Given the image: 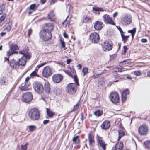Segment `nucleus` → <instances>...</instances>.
Listing matches in <instances>:
<instances>
[{"label":"nucleus","instance_id":"nucleus-1","mask_svg":"<svg viewBox=\"0 0 150 150\" xmlns=\"http://www.w3.org/2000/svg\"><path fill=\"white\" fill-rule=\"evenodd\" d=\"M40 113L39 110L36 108L30 109L28 112V117L32 121H35L39 119Z\"/></svg>","mask_w":150,"mask_h":150},{"label":"nucleus","instance_id":"nucleus-2","mask_svg":"<svg viewBox=\"0 0 150 150\" xmlns=\"http://www.w3.org/2000/svg\"><path fill=\"white\" fill-rule=\"evenodd\" d=\"M40 38L44 41L50 40L52 37V33L50 31H47L45 29L42 30L40 32Z\"/></svg>","mask_w":150,"mask_h":150},{"label":"nucleus","instance_id":"nucleus-3","mask_svg":"<svg viewBox=\"0 0 150 150\" xmlns=\"http://www.w3.org/2000/svg\"><path fill=\"white\" fill-rule=\"evenodd\" d=\"M33 87L35 91L38 93H41L43 92V87L42 83L40 82H35L33 84Z\"/></svg>","mask_w":150,"mask_h":150},{"label":"nucleus","instance_id":"nucleus-4","mask_svg":"<svg viewBox=\"0 0 150 150\" xmlns=\"http://www.w3.org/2000/svg\"><path fill=\"white\" fill-rule=\"evenodd\" d=\"M66 89L69 93L72 94L76 92L77 91V86L74 83H69L67 85Z\"/></svg>","mask_w":150,"mask_h":150},{"label":"nucleus","instance_id":"nucleus-5","mask_svg":"<svg viewBox=\"0 0 150 150\" xmlns=\"http://www.w3.org/2000/svg\"><path fill=\"white\" fill-rule=\"evenodd\" d=\"M149 128L148 126L146 125L143 124L140 126L138 129V133L142 136H145L148 133Z\"/></svg>","mask_w":150,"mask_h":150},{"label":"nucleus","instance_id":"nucleus-6","mask_svg":"<svg viewBox=\"0 0 150 150\" xmlns=\"http://www.w3.org/2000/svg\"><path fill=\"white\" fill-rule=\"evenodd\" d=\"M42 74L43 77L48 78L52 74V70L49 66H46L44 68Z\"/></svg>","mask_w":150,"mask_h":150},{"label":"nucleus","instance_id":"nucleus-7","mask_svg":"<svg viewBox=\"0 0 150 150\" xmlns=\"http://www.w3.org/2000/svg\"><path fill=\"white\" fill-rule=\"evenodd\" d=\"M89 39L92 43H97L99 42L100 37L98 33L94 32L90 35Z\"/></svg>","mask_w":150,"mask_h":150},{"label":"nucleus","instance_id":"nucleus-8","mask_svg":"<svg viewBox=\"0 0 150 150\" xmlns=\"http://www.w3.org/2000/svg\"><path fill=\"white\" fill-rule=\"evenodd\" d=\"M33 98L32 95L30 92L25 93L22 96L23 101L26 103H29L32 100Z\"/></svg>","mask_w":150,"mask_h":150},{"label":"nucleus","instance_id":"nucleus-9","mask_svg":"<svg viewBox=\"0 0 150 150\" xmlns=\"http://www.w3.org/2000/svg\"><path fill=\"white\" fill-rule=\"evenodd\" d=\"M122 23L125 25H128L130 24L132 21V18L131 15H125L124 17L122 18Z\"/></svg>","mask_w":150,"mask_h":150},{"label":"nucleus","instance_id":"nucleus-10","mask_svg":"<svg viewBox=\"0 0 150 150\" xmlns=\"http://www.w3.org/2000/svg\"><path fill=\"white\" fill-rule=\"evenodd\" d=\"M19 54L23 55L22 57L29 59L31 57L30 53L28 52V50L27 48H24L19 51Z\"/></svg>","mask_w":150,"mask_h":150},{"label":"nucleus","instance_id":"nucleus-11","mask_svg":"<svg viewBox=\"0 0 150 150\" xmlns=\"http://www.w3.org/2000/svg\"><path fill=\"white\" fill-rule=\"evenodd\" d=\"M52 79L54 82L59 83L62 80L63 76L61 74H56L53 75Z\"/></svg>","mask_w":150,"mask_h":150},{"label":"nucleus","instance_id":"nucleus-12","mask_svg":"<svg viewBox=\"0 0 150 150\" xmlns=\"http://www.w3.org/2000/svg\"><path fill=\"white\" fill-rule=\"evenodd\" d=\"M103 18L105 22L113 25H115L113 21L109 15L107 14L104 15L103 16Z\"/></svg>","mask_w":150,"mask_h":150},{"label":"nucleus","instance_id":"nucleus-13","mask_svg":"<svg viewBox=\"0 0 150 150\" xmlns=\"http://www.w3.org/2000/svg\"><path fill=\"white\" fill-rule=\"evenodd\" d=\"M111 101L113 103H117L119 100V97L118 94L116 93H112L110 95Z\"/></svg>","mask_w":150,"mask_h":150},{"label":"nucleus","instance_id":"nucleus-14","mask_svg":"<svg viewBox=\"0 0 150 150\" xmlns=\"http://www.w3.org/2000/svg\"><path fill=\"white\" fill-rule=\"evenodd\" d=\"M88 139L89 141V145L90 147L93 146V144L94 143L95 141L94 140V135L91 133H89L88 134Z\"/></svg>","mask_w":150,"mask_h":150},{"label":"nucleus","instance_id":"nucleus-15","mask_svg":"<svg viewBox=\"0 0 150 150\" xmlns=\"http://www.w3.org/2000/svg\"><path fill=\"white\" fill-rule=\"evenodd\" d=\"M97 143L98 145L101 147L103 150H105L107 144L105 142L100 138H98L97 139Z\"/></svg>","mask_w":150,"mask_h":150},{"label":"nucleus","instance_id":"nucleus-16","mask_svg":"<svg viewBox=\"0 0 150 150\" xmlns=\"http://www.w3.org/2000/svg\"><path fill=\"white\" fill-rule=\"evenodd\" d=\"M10 65L12 68L14 69H18L19 67L18 62L14 59L11 60Z\"/></svg>","mask_w":150,"mask_h":150},{"label":"nucleus","instance_id":"nucleus-17","mask_svg":"<svg viewBox=\"0 0 150 150\" xmlns=\"http://www.w3.org/2000/svg\"><path fill=\"white\" fill-rule=\"evenodd\" d=\"M103 23L100 21H96L94 24V28L97 30H100L102 28Z\"/></svg>","mask_w":150,"mask_h":150},{"label":"nucleus","instance_id":"nucleus-18","mask_svg":"<svg viewBox=\"0 0 150 150\" xmlns=\"http://www.w3.org/2000/svg\"><path fill=\"white\" fill-rule=\"evenodd\" d=\"M103 47L105 51H109L111 50L112 48V46L109 42H105L103 45Z\"/></svg>","mask_w":150,"mask_h":150},{"label":"nucleus","instance_id":"nucleus-19","mask_svg":"<svg viewBox=\"0 0 150 150\" xmlns=\"http://www.w3.org/2000/svg\"><path fill=\"white\" fill-rule=\"evenodd\" d=\"M7 23L3 27L4 30H6L8 32H9L11 30V25L9 23L10 20L9 18L6 19Z\"/></svg>","mask_w":150,"mask_h":150},{"label":"nucleus","instance_id":"nucleus-20","mask_svg":"<svg viewBox=\"0 0 150 150\" xmlns=\"http://www.w3.org/2000/svg\"><path fill=\"white\" fill-rule=\"evenodd\" d=\"M45 28L47 31H52L54 29V26L52 23H49L45 24Z\"/></svg>","mask_w":150,"mask_h":150},{"label":"nucleus","instance_id":"nucleus-21","mask_svg":"<svg viewBox=\"0 0 150 150\" xmlns=\"http://www.w3.org/2000/svg\"><path fill=\"white\" fill-rule=\"evenodd\" d=\"M26 59H27L26 58L22 57L20 58L18 62L19 66H24L25 65L26 62Z\"/></svg>","mask_w":150,"mask_h":150},{"label":"nucleus","instance_id":"nucleus-22","mask_svg":"<svg viewBox=\"0 0 150 150\" xmlns=\"http://www.w3.org/2000/svg\"><path fill=\"white\" fill-rule=\"evenodd\" d=\"M110 125V122L108 121L104 122L101 125V128L104 129H106L108 128Z\"/></svg>","mask_w":150,"mask_h":150},{"label":"nucleus","instance_id":"nucleus-23","mask_svg":"<svg viewBox=\"0 0 150 150\" xmlns=\"http://www.w3.org/2000/svg\"><path fill=\"white\" fill-rule=\"evenodd\" d=\"M125 134L124 129L123 127H121L119 130L118 138V140H119Z\"/></svg>","mask_w":150,"mask_h":150},{"label":"nucleus","instance_id":"nucleus-24","mask_svg":"<svg viewBox=\"0 0 150 150\" xmlns=\"http://www.w3.org/2000/svg\"><path fill=\"white\" fill-rule=\"evenodd\" d=\"M48 18L50 21H54L56 19L54 13L52 11H50L48 15Z\"/></svg>","mask_w":150,"mask_h":150},{"label":"nucleus","instance_id":"nucleus-25","mask_svg":"<svg viewBox=\"0 0 150 150\" xmlns=\"http://www.w3.org/2000/svg\"><path fill=\"white\" fill-rule=\"evenodd\" d=\"M123 147L122 142H118L115 144V150H122Z\"/></svg>","mask_w":150,"mask_h":150},{"label":"nucleus","instance_id":"nucleus-26","mask_svg":"<svg viewBox=\"0 0 150 150\" xmlns=\"http://www.w3.org/2000/svg\"><path fill=\"white\" fill-rule=\"evenodd\" d=\"M9 50L7 52L8 56H10L14 54H17L18 52L15 49H11V47L9 46Z\"/></svg>","mask_w":150,"mask_h":150},{"label":"nucleus","instance_id":"nucleus-27","mask_svg":"<svg viewBox=\"0 0 150 150\" xmlns=\"http://www.w3.org/2000/svg\"><path fill=\"white\" fill-rule=\"evenodd\" d=\"M20 88L21 90L23 91L28 90L29 89V85L26 84H22L20 86Z\"/></svg>","mask_w":150,"mask_h":150},{"label":"nucleus","instance_id":"nucleus-28","mask_svg":"<svg viewBox=\"0 0 150 150\" xmlns=\"http://www.w3.org/2000/svg\"><path fill=\"white\" fill-rule=\"evenodd\" d=\"M47 115L50 117H52L55 115L54 113L51 111L50 109L47 108Z\"/></svg>","mask_w":150,"mask_h":150},{"label":"nucleus","instance_id":"nucleus-29","mask_svg":"<svg viewBox=\"0 0 150 150\" xmlns=\"http://www.w3.org/2000/svg\"><path fill=\"white\" fill-rule=\"evenodd\" d=\"M44 89L47 93H49L50 92V88L49 85V83L48 82L45 83L44 86Z\"/></svg>","mask_w":150,"mask_h":150},{"label":"nucleus","instance_id":"nucleus-30","mask_svg":"<svg viewBox=\"0 0 150 150\" xmlns=\"http://www.w3.org/2000/svg\"><path fill=\"white\" fill-rule=\"evenodd\" d=\"M122 38V41L124 43H126L129 38V36H125L124 34H121V35Z\"/></svg>","mask_w":150,"mask_h":150},{"label":"nucleus","instance_id":"nucleus-31","mask_svg":"<svg viewBox=\"0 0 150 150\" xmlns=\"http://www.w3.org/2000/svg\"><path fill=\"white\" fill-rule=\"evenodd\" d=\"M38 69L39 68H37V67L35 70L31 73L30 75V76L31 77H33L35 76L39 77V76L38 75L37 73V71H38Z\"/></svg>","mask_w":150,"mask_h":150},{"label":"nucleus","instance_id":"nucleus-32","mask_svg":"<svg viewBox=\"0 0 150 150\" xmlns=\"http://www.w3.org/2000/svg\"><path fill=\"white\" fill-rule=\"evenodd\" d=\"M38 6L39 5L38 4H33L30 6V9L32 10L33 11H34Z\"/></svg>","mask_w":150,"mask_h":150},{"label":"nucleus","instance_id":"nucleus-33","mask_svg":"<svg viewBox=\"0 0 150 150\" xmlns=\"http://www.w3.org/2000/svg\"><path fill=\"white\" fill-rule=\"evenodd\" d=\"M83 22L85 23L90 22L91 21V18L87 16H84L83 17Z\"/></svg>","mask_w":150,"mask_h":150},{"label":"nucleus","instance_id":"nucleus-34","mask_svg":"<svg viewBox=\"0 0 150 150\" xmlns=\"http://www.w3.org/2000/svg\"><path fill=\"white\" fill-rule=\"evenodd\" d=\"M136 32V28H134L132 30H129L128 31V33H130L131 34L132 37L133 38Z\"/></svg>","mask_w":150,"mask_h":150},{"label":"nucleus","instance_id":"nucleus-35","mask_svg":"<svg viewBox=\"0 0 150 150\" xmlns=\"http://www.w3.org/2000/svg\"><path fill=\"white\" fill-rule=\"evenodd\" d=\"M79 137L78 136L74 137L72 139V141L74 142L76 144L79 143Z\"/></svg>","mask_w":150,"mask_h":150},{"label":"nucleus","instance_id":"nucleus-36","mask_svg":"<svg viewBox=\"0 0 150 150\" xmlns=\"http://www.w3.org/2000/svg\"><path fill=\"white\" fill-rule=\"evenodd\" d=\"M11 49H13L16 50H18L19 48L18 45L15 44H12L10 45Z\"/></svg>","mask_w":150,"mask_h":150},{"label":"nucleus","instance_id":"nucleus-37","mask_svg":"<svg viewBox=\"0 0 150 150\" xmlns=\"http://www.w3.org/2000/svg\"><path fill=\"white\" fill-rule=\"evenodd\" d=\"M6 14V13L3 14L0 17V23L3 21L5 19Z\"/></svg>","mask_w":150,"mask_h":150},{"label":"nucleus","instance_id":"nucleus-38","mask_svg":"<svg viewBox=\"0 0 150 150\" xmlns=\"http://www.w3.org/2000/svg\"><path fill=\"white\" fill-rule=\"evenodd\" d=\"M102 112L100 110H98L94 112L95 115L98 116H100L102 115Z\"/></svg>","mask_w":150,"mask_h":150},{"label":"nucleus","instance_id":"nucleus-39","mask_svg":"<svg viewBox=\"0 0 150 150\" xmlns=\"http://www.w3.org/2000/svg\"><path fill=\"white\" fill-rule=\"evenodd\" d=\"M103 84V80L102 79H100L98 80V86L100 87Z\"/></svg>","mask_w":150,"mask_h":150},{"label":"nucleus","instance_id":"nucleus-40","mask_svg":"<svg viewBox=\"0 0 150 150\" xmlns=\"http://www.w3.org/2000/svg\"><path fill=\"white\" fill-rule=\"evenodd\" d=\"M146 147L148 149H150V141H148L144 143Z\"/></svg>","mask_w":150,"mask_h":150},{"label":"nucleus","instance_id":"nucleus-41","mask_svg":"<svg viewBox=\"0 0 150 150\" xmlns=\"http://www.w3.org/2000/svg\"><path fill=\"white\" fill-rule=\"evenodd\" d=\"M93 10L96 11H103L104 10L103 9L99 7L93 8Z\"/></svg>","mask_w":150,"mask_h":150},{"label":"nucleus","instance_id":"nucleus-42","mask_svg":"<svg viewBox=\"0 0 150 150\" xmlns=\"http://www.w3.org/2000/svg\"><path fill=\"white\" fill-rule=\"evenodd\" d=\"M88 68L87 67H84L82 69V72L83 73L84 76H85V74L88 73Z\"/></svg>","mask_w":150,"mask_h":150},{"label":"nucleus","instance_id":"nucleus-43","mask_svg":"<svg viewBox=\"0 0 150 150\" xmlns=\"http://www.w3.org/2000/svg\"><path fill=\"white\" fill-rule=\"evenodd\" d=\"M28 144V143H26L25 145L21 146V149L22 150H26L27 148V145Z\"/></svg>","mask_w":150,"mask_h":150},{"label":"nucleus","instance_id":"nucleus-44","mask_svg":"<svg viewBox=\"0 0 150 150\" xmlns=\"http://www.w3.org/2000/svg\"><path fill=\"white\" fill-rule=\"evenodd\" d=\"M131 60L130 59H127L126 60H124L121 62L122 64H124V63H125L124 64H128L130 62Z\"/></svg>","mask_w":150,"mask_h":150},{"label":"nucleus","instance_id":"nucleus-45","mask_svg":"<svg viewBox=\"0 0 150 150\" xmlns=\"http://www.w3.org/2000/svg\"><path fill=\"white\" fill-rule=\"evenodd\" d=\"M79 105H80L79 103H77L76 105H74L73 111H76L79 108Z\"/></svg>","mask_w":150,"mask_h":150},{"label":"nucleus","instance_id":"nucleus-46","mask_svg":"<svg viewBox=\"0 0 150 150\" xmlns=\"http://www.w3.org/2000/svg\"><path fill=\"white\" fill-rule=\"evenodd\" d=\"M74 81L75 82V83L76 84V86H79V82H78V79L77 77L76 76H74Z\"/></svg>","mask_w":150,"mask_h":150},{"label":"nucleus","instance_id":"nucleus-47","mask_svg":"<svg viewBox=\"0 0 150 150\" xmlns=\"http://www.w3.org/2000/svg\"><path fill=\"white\" fill-rule=\"evenodd\" d=\"M35 128L36 127L34 125H30L29 126V130L31 132L34 131Z\"/></svg>","mask_w":150,"mask_h":150},{"label":"nucleus","instance_id":"nucleus-48","mask_svg":"<svg viewBox=\"0 0 150 150\" xmlns=\"http://www.w3.org/2000/svg\"><path fill=\"white\" fill-rule=\"evenodd\" d=\"M5 8H1L0 7V15L3 14V13L5 11Z\"/></svg>","mask_w":150,"mask_h":150},{"label":"nucleus","instance_id":"nucleus-49","mask_svg":"<svg viewBox=\"0 0 150 150\" xmlns=\"http://www.w3.org/2000/svg\"><path fill=\"white\" fill-rule=\"evenodd\" d=\"M129 91L128 90H127L124 91L122 93V95H125L126 96L127 94H128L129 93Z\"/></svg>","mask_w":150,"mask_h":150},{"label":"nucleus","instance_id":"nucleus-50","mask_svg":"<svg viewBox=\"0 0 150 150\" xmlns=\"http://www.w3.org/2000/svg\"><path fill=\"white\" fill-rule=\"evenodd\" d=\"M47 62H45L43 63H41L37 67V68H39L42 66L46 64H47Z\"/></svg>","mask_w":150,"mask_h":150},{"label":"nucleus","instance_id":"nucleus-51","mask_svg":"<svg viewBox=\"0 0 150 150\" xmlns=\"http://www.w3.org/2000/svg\"><path fill=\"white\" fill-rule=\"evenodd\" d=\"M122 101L125 102L126 100V95H122Z\"/></svg>","mask_w":150,"mask_h":150},{"label":"nucleus","instance_id":"nucleus-52","mask_svg":"<svg viewBox=\"0 0 150 150\" xmlns=\"http://www.w3.org/2000/svg\"><path fill=\"white\" fill-rule=\"evenodd\" d=\"M61 45L63 48H65V42L64 41H63L62 39L60 40Z\"/></svg>","mask_w":150,"mask_h":150},{"label":"nucleus","instance_id":"nucleus-53","mask_svg":"<svg viewBox=\"0 0 150 150\" xmlns=\"http://www.w3.org/2000/svg\"><path fill=\"white\" fill-rule=\"evenodd\" d=\"M134 73L135 75L137 76H139L141 74V72L139 71H135L134 72Z\"/></svg>","mask_w":150,"mask_h":150},{"label":"nucleus","instance_id":"nucleus-54","mask_svg":"<svg viewBox=\"0 0 150 150\" xmlns=\"http://www.w3.org/2000/svg\"><path fill=\"white\" fill-rule=\"evenodd\" d=\"M67 18L62 23V25L64 26H66L67 24L68 23L67 21Z\"/></svg>","mask_w":150,"mask_h":150},{"label":"nucleus","instance_id":"nucleus-55","mask_svg":"<svg viewBox=\"0 0 150 150\" xmlns=\"http://www.w3.org/2000/svg\"><path fill=\"white\" fill-rule=\"evenodd\" d=\"M65 72L66 73V74H68L69 76H71V77L72 76V74L71 73V72L69 71H68V70L66 71H65Z\"/></svg>","mask_w":150,"mask_h":150},{"label":"nucleus","instance_id":"nucleus-56","mask_svg":"<svg viewBox=\"0 0 150 150\" xmlns=\"http://www.w3.org/2000/svg\"><path fill=\"white\" fill-rule=\"evenodd\" d=\"M118 29L119 30V31H120L121 34H121H124V32L122 31V30L121 28L120 27H117Z\"/></svg>","mask_w":150,"mask_h":150},{"label":"nucleus","instance_id":"nucleus-57","mask_svg":"<svg viewBox=\"0 0 150 150\" xmlns=\"http://www.w3.org/2000/svg\"><path fill=\"white\" fill-rule=\"evenodd\" d=\"M123 49H124V53H126L127 50H128V48L127 47V46H123Z\"/></svg>","mask_w":150,"mask_h":150},{"label":"nucleus","instance_id":"nucleus-58","mask_svg":"<svg viewBox=\"0 0 150 150\" xmlns=\"http://www.w3.org/2000/svg\"><path fill=\"white\" fill-rule=\"evenodd\" d=\"M32 30L30 28V29L28 32V35L29 37H30V35L32 33Z\"/></svg>","mask_w":150,"mask_h":150},{"label":"nucleus","instance_id":"nucleus-59","mask_svg":"<svg viewBox=\"0 0 150 150\" xmlns=\"http://www.w3.org/2000/svg\"><path fill=\"white\" fill-rule=\"evenodd\" d=\"M142 42L143 43H146L147 42V40L146 39L142 38L141 40Z\"/></svg>","mask_w":150,"mask_h":150},{"label":"nucleus","instance_id":"nucleus-60","mask_svg":"<svg viewBox=\"0 0 150 150\" xmlns=\"http://www.w3.org/2000/svg\"><path fill=\"white\" fill-rule=\"evenodd\" d=\"M49 122V120H44L43 122V123L44 125H46L47 123H48Z\"/></svg>","mask_w":150,"mask_h":150},{"label":"nucleus","instance_id":"nucleus-61","mask_svg":"<svg viewBox=\"0 0 150 150\" xmlns=\"http://www.w3.org/2000/svg\"><path fill=\"white\" fill-rule=\"evenodd\" d=\"M57 0H51L50 1V4H52L56 2Z\"/></svg>","mask_w":150,"mask_h":150},{"label":"nucleus","instance_id":"nucleus-62","mask_svg":"<svg viewBox=\"0 0 150 150\" xmlns=\"http://www.w3.org/2000/svg\"><path fill=\"white\" fill-rule=\"evenodd\" d=\"M71 61V59H68L67 60V64H69Z\"/></svg>","mask_w":150,"mask_h":150},{"label":"nucleus","instance_id":"nucleus-63","mask_svg":"<svg viewBox=\"0 0 150 150\" xmlns=\"http://www.w3.org/2000/svg\"><path fill=\"white\" fill-rule=\"evenodd\" d=\"M6 33L5 32H1L0 34V36H3L6 34Z\"/></svg>","mask_w":150,"mask_h":150},{"label":"nucleus","instance_id":"nucleus-64","mask_svg":"<svg viewBox=\"0 0 150 150\" xmlns=\"http://www.w3.org/2000/svg\"><path fill=\"white\" fill-rule=\"evenodd\" d=\"M63 35L64 37L66 38H67L68 37L67 35L65 32L64 33Z\"/></svg>","mask_w":150,"mask_h":150}]
</instances>
